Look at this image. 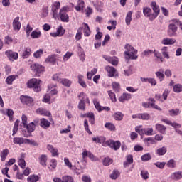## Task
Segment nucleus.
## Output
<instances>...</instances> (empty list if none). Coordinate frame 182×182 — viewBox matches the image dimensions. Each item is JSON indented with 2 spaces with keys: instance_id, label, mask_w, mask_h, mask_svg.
<instances>
[{
  "instance_id": "nucleus-34",
  "label": "nucleus",
  "mask_w": 182,
  "mask_h": 182,
  "mask_svg": "<svg viewBox=\"0 0 182 182\" xmlns=\"http://www.w3.org/2000/svg\"><path fill=\"white\" fill-rule=\"evenodd\" d=\"M9 154V150L8 149H4L0 154L1 161H5Z\"/></svg>"
},
{
  "instance_id": "nucleus-13",
  "label": "nucleus",
  "mask_w": 182,
  "mask_h": 182,
  "mask_svg": "<svg viewBox=\"0 0 182 182\" xmlns=\"http://www.w3.org/2000/svg\"><path fill=\"white\" fill-rule=\"evenodd\" d=\"M92 141L94 142V143H96V144H102V146L104 147H106V137L105 136H97L95 137H92Z\"/></svg>"
},
{
  "instance_id": "nucleus-39",
  "label": "nucleus",
  "mask_w": 182,
  "mask_h": 182,
  "mask_svg": "<svg viewBox=\"0 0 182 182\" xmlns=\"http://www.w3.org/2000/svg\"><path fill=\"white\" fill-rule=\"evenodd\" d=\"M161 50L164 58H165L166 59H170V55H168V47H163Z\"/></svg>"
},
{
  "instance_id": "nucleus-22",
  "label": "nucleus",
  "mask_w": 182,
  "mask_h": 182,
  "mask_svg": "<svg viewBox=\"0 0 182 182\" xmlns=\"http://www.w3.org/2000/svg\"><path fill=\"white\" fill-rule=\"evenodd\" d=\"M48 150L51 153L53 157H58L59 156V152L58 151V149L53 147L52 145L48 144L47 146Z\"/></svg>"
},
{
  "instance_id": "nucleus-25",
  "label": "nucleus",
  "mask_w": 182,
  "mask_h": 182,
  "mask_svg": "<svg viewBox=\"0 0 182 182\" xmlns=\"http://www.w3.org/2000/svg\"><path fill=\"white\" fill-rule=\"evenodd\" d=\"M26 139H24L23 137H14L13 139V143L14 144H26Z\"/></svg>"
},
{
  "instance_id": "nucleus-42",
  "label": "nucleus",
  "mask_w": 182,
  "mask_h": 182,
  "mask_svg": "<svg viewBox=\"0 0 182 182\" xmlns=\"http://www.w3.org/2000/svg\"><path fill=\"white\" fill-rule=\"evenodd\" d=\"M169 112V116H171L172 117L174 116H178L180 113H181V111H180V109L176 108V109H173L168 111Z\"/></svg>"
},
{
  "instance_id": "nucleus-50",
  "label": "nucleus",
  "mask_w": 182,
  "mask_h": 182,
  "mask_svg": "<svg viewBox=\"0 0 182 182\" xmlns=\"http://www.w3.org/2000/svg\"><path fill=\"white\" fill-rule=\"evenodd\" d=\"M112 86L114 92H120V84L119 82H113L112 83Z\"/></svg>"
},
{
  "instance_id": "nucleus-49",
  "label": "nucleus",
  "mask_w": 182,
  "mask_h": 182,
  "mask_svg": "<svg viewBox=\"0 0 182 182\" xmlns=\"http://www.w3.org/2000/svg\"><path fill=\"white\" fill-rule=\"evenodd\" d=\"M41 35H42L41 31H33L31 32V36L33 39H38Z\"/></svg>"
},
{
  "instance_id": "nucleus-64",
  "label": "nucleus",
  "mask_w": 182,
  "mask_h": 182,
  "mask_svg": "<svg viewBox=\"0 0 182 182\" xmlns=\"http://www.w3.org/2000/svg\"><path fill=\"white\" fill-rule=\"evenodd\" d=\"M63 182H75L73 178L70 176H63Z\"/></svg>"
},
{
  "instance_id": "nucleus-38",
  "label": "nucleus",
  "mask_w": 182,
  "mask_h": 182,
  "mask_svg": "<svg viewBox=\"0 0 182 182\" xmlns=\"http://www.w3.org/2000/svg\"><path fill=\"white\" fill-rule=\"evenodd\" d=\"M156 129L159 133H161L162 134H164L166 133V127L164 125H161L160 124H156Z\"/></svg>"
},
{
  "instance_id": "nucleus-36",
  "label": "nucleus",
  "mask_w": 182,
  "mask_h": 182,
  "mask_svg": "<svg viewBox=\"0 0 182 182\" xmlns=\"http://www.w3.org/2000/svg\"><path fill=\"white\" fill-rule=\"evenodd\" d=\"M109 177L112 180H117L120 177V172L118 170H114Z\"/></svg>"
},
{
  "instance_id": "nucleus-6",
  "label": "nucleus",
  "mask_w": 182,
  "mask_h": 182,
  "mask_svg": "<svg viewBox=\"0 0 182 182\" xmlns=\"http://www.w3.org/2000/svg\"><path fill=\"white\" fill-rule=\"evenodd\" d=\"M60 9V2L55 1L51 5V14L53 19H59V14H58V11Z\"/></svg>"
},
{
  "instance_id": "nucleus-41",
  "label": "nucleus",
  "mask_w": 182,
  "mask_h": 182,
  "mask_svg": "<svg viewBox=\"0 0 182 182\" xmlns=\"http://www.w3.org/2000/svg\"><path fill=\"white\" fill-rule=\"evenodd\" d=\"M171 178L173 180H181V178H182V172L177 171V172L172 173Z\"/></svg>"
},
{
  "instance_id": "nucleus-48",
  "label": "nucleus",
  "mask_w": 182,
  "mask_h": 182,
  "mask_svg": "<svg viewBox=\"0 0 182 182\" xmlns=\"http://www.w3.org/2000/svg\"><path fill=\"white\" fill-rule=\"evenodd\" d=\"M132 15H133V12L129 11L126 16L125 22L127 25H130V22H132Z\"/></svg>"
},
{
  "instance_id": "nucleus-21",
  "label": "nucleus",
  "mask_w": 182,
  "mask_h": 182,
  "mask_svg": "<svg viewBox=\"0 0 182 182\" xmlns=\"http://www.w3.org/2000/svg\"><path fill=\"white\" fill-rule=\"evenodd\" d=\"M40 126L42 129H49L50 127V122L45 118L40 119Z\"/></svg>"
},
{
  "instance_id": "nucleus-56",
  "label": "nucleus",
  "mask_w": 182,
  "mask_h": 182,
  "mask_svg": "<svg viewBox=\"0 0 182 182\" xmlns=\"http://www.w3.org/2000/svg\"><path fill=\"white\" fill-rule=\"evenodd\" d=\"M26 144H31V146H38L39 144L33 139H26Z\"/></svg>"
},
{
  "instance_id": "nucleus-45",
  "label": "nucleus",
  "mask_w": 182,
  "mask_h": 182,
  "mask_svg": "<svg viewBox=\"0 0 182 182\" xmlns=\"http://www.w3.org/2000/svg\"><path fill=\"white\" fill-rule=\"evenodd\" d=\"M26 127L28 130V133H32V132L35 131V124L33 122H31L30 124H27Z\"/></svg>"
},
{
  "instance_id": "nucleus-16",
  "label": "nucleus",
  "mask_w": 182,
  "mask_h": 182,
  "mask_svg": "<svg viewBox=\"0 0 182 182\" xmlns=\"http://www.w3.org/2000/svg\"><path fill=\"white\" fill-rule=\"evenodd\" d=\"M132 99V94L124 92L119 98V102L121 103H124V102H129Z\"/></svg>"
},
{
  "instance_id": "nucleus-30",
  "label": "nucleus",
  "mask_w": 182,
  "mask_h": 182,
  "mask_svg": "<svg viewBox=\"0 0 182 182\" xmlns=\"http://www.w3.org/2000/svg\"><path fill=\"white\" fill-rule=\"evenodd\" d=\"M148 102H151L150 106L152 109H156V110L161 112V108H160L159 105H156V100H154V98H149Z\"/></svg>"
},
{
  "instance_id": "nucleus-19",
  "label": "nucleus",
  "mask_w": 182,
  "mask_h": 182,
  "mask_svg": "<svg viewBox=\"0 0 182 182\" xmlns=\"http://www.w3.org/2000/svg\"><path fill=\"white\" fill-rule=\"evenodd\" d=\"M86 6V4H85V1L83 0H78L77 1V4L75 6V11L77 12H83L85 11V7Z\"/></svg>"
},
{
  "instance_id": "nucleus-31",
  "label": "nucleus",
  "mask_w": 182,
  "mask_h": 182,
  "mask_svg": "<svg viewBox=\"0 0 182 182\" xmlns=\"http://www.w3.org/2000/svg\"><path fill=\"white\" fill-rule=\"evenodd\" d=\"M141 82H145L146 83H150L151 86H156L157 85V81L154 78H141Z\"/></svg>"
},
{
  "instance_id": "nucleus-27",
  "label": "nucleus",
  "mask_w": 182,
  "mask_h": 182,
  "mask_svg": "<svg viewBox=\"0 0 182 182\" xmlns=\"http://www.w3.org/2000/svg\"><path fill=\"white\" fill-rule=\"evenodd\" d=\"M39 163L43 167H46V161H48V156L45 154H42L38 158Z\"/></svg>"
},
{
  "instance_id": "nucleus-47",
  "label": "nucleus",
  "mask_w": 182,
  "mask_h": 182,
  "mask_svg": "<svg viewBox=\"0 0 182 182\" xmlns=\"http://www.w3.org/2000/svg\"><path fill=\"white\" fill-rule=\"evenodd\" d=\"M93 104L95 105V109L98 112H102V106L100 105V103L97 101V99L95 98L93 100Z\"/></svg>"
},
{
  "instance_id": "nucleus-62",
  "label": "nucleus",
  "mask_w": 182,
  "mask_h": 182,
  "mask_svg": "<svg viewBox=\"0 0 182 182\" xmlns=\"http://www.w3.org/2000/svg\"><path fill=\"white\" fill-rule=\"evenodd\" d=\"M142 161H149V160H151V156L150 154H145L141 157Z\"/></svg>"
},
{
  "instance_id": "nucleus-40",
  "label": "nucleus",
  "mask_w": 182,
  "mask_h": 182,
  "mask_svg": "<svg viewBox=\"0 0 182 182\" xmlns=\"http://www.w3.org/2000/svg\"><path fill=\"white\" fill-rule=\"evenodd\" d=\"M123 117H124V114L121 112H117L114 114V120L122 121L123 120Z\"/></svg>"
},
{
  "instance_id": "nucleus-59",
  "label": "nucleus",
  "mask_w": 182,
  "mask_h": 182,
  "mask_svg": "<svg viewBox=\"0 0 182 182\" xmlns=\"http://www.w3.org/2000/svg\"><path fill=\"white\" fill-rule=\"evenodd\" d=\"M154 165L156 166L158 168H160L161 170H163L166 166V162H156L154 163Z\"/></svg>"
},
{
  "instance_id": "nucleus-33",
  "label": "nucleus",
  "mask_w": 182,
  "mask_h": 182,
  "mask_svg": "<svg viewBox=\"0 0 182 182\" xmlns=\"http://www.w3.org/2000/svg\"><path fill=\"white\" fill-rule=\"evenodd\" d=\"M166 166L168 167V168H176V167H177V161L174 159H170L166 163Z\"/></svg>"
},
{
  "instance_id": "nucleus-32",
  "label": "nucleus",
  "mask_w": 182,
  "mask_h": 182,
  "mask_svg": "<svg viewBox=\"0 0 182 182\" xmlns=\"http://www.w3.org/2000/svg\"><path fill=\"white\" fill-rule=\"evenodd\" d=\"M127 161L124 162V167H129L133 163V155H127L126 156Z\"/></svg>"
},
{
  "instance_id": "nucleus-55",
  "label": "nucleus",
  "mask_w": 182,
  "mask_h": 182,
  "mask_svg": "<svg viewBox=\"0 0 182 182\" xmlns=\"http://www.w3.org/2000/svg\"><path fill=\"white\" fill-rule=\"evenodd\" d=\"M53 80H55V82H58V83H61L63 80L62 76L59 73L55 74L53 76Z\"/></svg>"
},
{
  "instance_id": "nucleus-9",
  "label": "nucleus",
  "mask_w": 182,
  "mask_h": 182,
  "mask_svg": "<svg viewBox=\"0 0 182 182\" xmlns=\"http://www.w3.org/2000/svg\"><path fill=\"white\" fill-rule=\"evenodd\" d=\"M5 55L7 56L8 59L11 60V62H14V60H18V58H19L18 53L12 51V50H8L5 51Z\"/></svg>"
},
{
  "instance_id": "nucleus-54",
  "label": "nucleus",
  "mask_w": 182,
  "mask_h": 182,
  "mask_svg": "<svg viewBox=\"0 0 182 182\" xmlns=\"http://www.w3.org/2000/svg\"><path fill=\"white\" fill-rule=\"evenodd\" d=\"M173 92L175 93H180L182 92V85L181 84H176L173 86Z\"/></svg>"
},
{
  "instance_id": "nucleus-23",
  "label": "nucleus",
  "mask_w": 182,
  "mask_h": 182,
  "mask_svg": "<svg viewBox=\"0 0 182 182\" xmlns=\"http://www.w3.org/2000/svg\"><path fill=\"white\" fill-rule=\"evenodd\" d=\"M21 22L19 21V16L16 17L13 21V28L14 31H20L21 30Z\"/></svg>"
},
{
  "instance_id": "nucleus-26",
  "label": "nucleus",
  "mask_w": 182,
  "mask_h": 182,
  "mask_svg": "<svg viewBox=\"0 0 182 182\" xmlns=\"http://www.w3.org/2000/svg\"><path fill=\"white\" fill-rule=\"evenodd\" d=\"M83 33L84 36L89 37L90 36V33H92V31H90V28L89 27V24L86 23H83Z\"/></svg>"
},
{
  "instance_id": "nucleus-1",
  "label": "nucleus",
  "mask_w": 182,
  "mask_h": 182,
  "mask_svg": "<svg viewBox=\"0 0 182 182\" xmlns=\"http://www.w3.org/2000/svg\"><path fill=\"white\" fill-rule=\"evenodd\" d=\"M178 23H180V20L177 18H173L169 21L167 33L170 38L177 36V31H178Z\"/></svg>"
},
{
  "instance_id": "nucleus-24",
  "label": "nucleus",
  "mask_w": 182,
  "mask_h": 182,
  "mask_svg": "<svg viewBox=\"0 0 182 182\" xmlns=\"http://www.w3.org/2000/svg\"><path fill=\"white\" fill-rule=\"evenodd\" d=\"M30 55H32V50H31V48L29 47L24 48V50H23V53L21 55L23 59H28Z\"/></svg>"
},
{
  "instance_id": "nucleus-51",
  "label": "nucleus",
  "mask_w": 182,
  "mask_h": 182,
  "mask_svg": "<svg viewBox=\"0 0 182 182\" xmlns=\"http://www.w3.org/2000/svg\"><path fill=\"white\" fill-rule=\"evenodd\" d=\"M15 79H16V76H15V75H9L6 79V83L7 85H12V82H14V80H15Z\"/></svg>"
},
{
  "instance_id": "nucleus-28",
  "label": "nucleus",
  "mask_w": 182,
  "mask_h": 182,
  "mask_svg": "<svg viewBox=\"0 0 182 182\" xmlns=\"http://www.w3.org/2000/svg\"><path fill=\"white\" fill-rule=\"evenodd\" d=\"M161 43L162 45H174V43H176V39L174 38H164L161 41Z\"/></svg>"
},
{
  "instance_id": "nucleus-60",
  "label": "nucleus",
  "mask_w": 182,
  "mask_h": 182,
  "mask_svg": "<svg viewBox=\"0 0 182 182\" xmlns=\"http://www.w3.org/2000/svg\"><path fill=\"white\" fill-rule=\"evenodd\" d=\"M156 77H158V79H159L160 82H163V80H164V77L165 75L163 73L158 71L155 73Z\"/></svg>"
},
{
  "instance_id": "nucleus-17",
  "label": "nucleus",
  "mask_w": 182,
  "mask_h": 182,
  "mask_svg": "<svg viewBox=\"0 0 182 182\" xmlns=\"http://www.w3.org/2000/svg\"><path fill=\"white\" fill-rule=\"evenodd\" d=\"M78 97L80 99V102H85L88 106H90V100H89V97L84 92H81L78 95Z\"/></svg>"
},
{
  "instance_id": "nucleus-35",
  "label": "nucleus",
  "mask_w": 182,
  "mask_h": 182,
  "mask_svg": "<svg viewBox=\"0 0 182 182\" xmlns=\"http://www.w3.org/2000/svg\"><path fill=\"white\" fill-rule=\"evenodd\" d=\"M102 164L103 166H110V164H113V159L107 156L105 158H104V159L102 160Z\"/></svg>"
},
{
  "instance_id": "nucleus-52",
  "label": "nucleus",
  "mask_w": 182,
  "mask_h": 182,
  "mask_svg": "<svg viewBox=\"0 0 182 182\" xmlns=\"http://www.w3.org/2000/svg\"><path fill=\"white\" fill-rule=\"evenodd\" d=\"M46 62L50 63H55L56 62V55H49L46 59Z\"/></svg>"
},
{
  "instance_id": "nucleus-12",
  "label": "nucleus",
  "mask_w": 182,
  "mask_h": 182,
  "mask_svg": "<svg viewBox=\"0 0 182 182\" xmlns=\"http://www.w3.org/2000/svg\"><path fill=\"white\" fill-rule=\"evenodd\" d=\"M31 69L36 73V76H39V74L45 70V68L39 64H32L31 65Z\"/></svg>"
},
{
  "instance_id": "nucleus-15",
  "label": "nucleus",
  "mask_w": 182,
  "mask_h": 182,
  "mask_svg": "<svg viewBox=\"0 0 182 182\" xmlns=\"http://www.w3.org/2000/svg\"><path fill=\"white\" fill-rule=\"evenodd\" d=\"M36 112L37 113V114H40L41 116L52 117V114L50 113V112H49L45 108H38L36 109Z\"/></svg>"
},
{
  "instance_id": "nucleus-5",
  "label": "nucleus",
  "mask_w": 182,
  "mask_h": 182,
  "mask_svg": "<svg viewBox=\"0 0 182 182\" xmlns=\"http://www.w3.org/2000/svg\"><path fill=\"white\" fill-rule=\"evenodd\" d=\"M143 126H137L135 127V132L139 133L140 136L145 134L146 136H153V128H141Z\"/></svg>"
},
{
  "instance_id": "nucleus-18",
  "label": "nucleus",
  "mask_w": 182,
  "mask_h": 182,
  "mask_svg": "<svg viewBox=\"0 0 182 182\" xmlns=\"http://www.w3.org/2000/svg\"><path fill=\"white\" fill-rule=\"evenodd\" d=\"M104 59L109 62V63H111L114 66H117L119 65V60H117V58L116 57H109L107 55H103Z\"/></svg>"
},
{
  "instance_id": "nucleus-44",
  "label": "nucleus",
  "mask_w": 182,
  "mask_h": 182,
  "mask_svg": "<svg viewBox=\"0 0 182 182\" xmlns=\"http://www.w3.org/2000/svg\"><path fill=\"white\" fill-rule=\"evenodd\" d=\"M82 32H83V27H80L77 29V32L75 35V40L76 41H80V39H82Z\"/></svg>"
},
{
  "instance_id": "nucleus-7",
  "label": "nucleus",
  "mask_w": 182,
  "mask_h": 182,
  "mask_svg": "<svg viewBox=\"0 0 182 182\" xmlns=\"http://www.w3.org/2000/svg\"><path fill=\"white\" fill-rule=\"evenodd\" d=\"M110 147V149H112V150H114L115 151L119 150L120 149V146H122V143L120 141H114L113 139H109L106 141L105 147Z\"/></svg>"
},
{
  "instance_id": "nucleus-10",
  "label": "nucleus",
  "mask_w": 182,
  "mask_h": 182,
  "mask_svg": "<svg viewBox=\"0 0 182 182\" xmlns=\"http://www.w3.org/2000/svg\"><path fill=\"white\" fill-rule=\"evenodd\" d=\"M143 14L146 18H149V21H154V19H156V16H154V14L150 8L144 7Z\"/></svg>"
},
{
  "instance_id": "nucleus-3",
  "label": "nucleus",
  "mask_w": 182,
  "mask_h": 182,
  "mask_svg": "<svg viewBox=\"0 0 182 182\" xmlns=\"http://www.w3.org/2000/svg\"><path fill=\"white\" fill-rule=\"evenodd\" d=\"M68 12H69V6H64L60 9L58 18H60L61 22H69Z\"/></svg>"
},
{
  "instance_id": "nucleus-2",
  "label": "nucleus",
  "mask_w": 182,
  "mask_h": 182,
  "mask_svg": "<svg viewBox=\"0 0 182 182\" xmlns=\"http://www.w3.org/2000/svg\"><path fill=\"white\" fill-rule=\"evenodd\" d=\"M124 49L127 50L124 52V55L128 56V59H132V60H136V59H138L137 50L134 49V47H132L130 44H126Z\"/></svg>"
},
{
  "instance_id": "nucleus-11",
  "label": "nucleus",
  "mask_w": 182,
  "mask_h": 182,
  "mask_svg": "<svg viewBox=\"0 0 182 182\" xmlns=\"http://www.w3.org/2000/svg\"><path fill=\"white\" fill-rule=\"evenodd\" d=\"M20 100L23 105H26L27 106L33 105V98L28 96V95H21L20 97Z\"/></svg>"
},
{
  "instance_id": "nucleus-46",
  "label": "nucleus",
  "mask_w": 182,
  "mask_h": 182,
  "mask_svg": "<svg viewBox=\"0 0 182 182\" xmlns=\"http://www.w3.org/2000/svg\"><path fill=\"white\" fill-rule=\"evenodd\" d=\"M60 83H62L63 86H65V87H70V86H72V81L69 79H63Z\"/></svg>"
},
{
  "instance_id": "nucleus-4",
  "label": "nucleus",
  "mask_w": 182,
  "mask_h": 182,
  "mask_svg": "<svg viewBox=\"0 0 182 182\" xmlns=\"http://www.w3.org/2000/svg\"><path fill=\"white\" fill-rule=\"evenodd\" d=\"M27 86L30 89H33L34 92H41V80L36 78H32L27 82Z\"/></svg>"
},
{
  "instance_id": "nucleus-63",
  "label": "nucleus",
  "mask_w": 182,
  "mask_h": 182,
  "mask_svg": "<svg viewBox=\"0 0 182 182\" xmlns=\"http://www.w3.org/2000/svg\"><path fill=\"white\" fill-rule=\"evenodd\" d=\"M141 120H150V114L148 113H141Z\"/></svg>"
},
{
  "instance_id": "nucleus-57",
  "label": "nucleus",
  "mask_w": 182,
  "mask_h": 182,
  "mask_svg": "<svg viewBox=\"0 0 182 182\" xmlns=\"http://www.w3.org/2000/svg\"><path fill=\"white\" fill-rule=\"evenodd\" d=\"M18 164L19 167H21V168L23 169L26 166V162L25 161V159L23 158H21L18 161Z\"/></svg>"
},
{
  "instance_id": "nucleus-8",
  "label": "nucleus",
  "mask_w": 182,
  "mask_h": 182,
  "mask_svg": "<svg viewBox=\"0 0 182 182\" xmlns=\"http://www.w3.org/2000/svg\"><path fill=\"white\" fill-rule=\"evenodd\" d=\"M105 70L107 73L108 77H117L119 76V71L114 67L107 65L105 67Z\"/></svg>"
},
{
  "instance_id": "nucleus-29",
  "label": "nucleus",
  "mask_w": 182,
  "mask_h": 182,
  "mask_svg": "<svg viewBox=\"0 0 182 182\" xmlns=\"http://www.w3.org/2000/svg\"><path fill=\"white\" fill-rule=\"evenodd\" d=\"M156 154L157 156H164L167 153V147L163 146L161 148H159L155 151Z\"/></svg>"
},
{
  "instance_id": "nucleus-14",
  "label": "nucleus",
  "mask_w": 182,
  "mask_h": 182,
  "mask_svg": "<svg viewBox=\"0 0 182 182\" xmlns=\"http://www.w3.org/2000/svg\"><path fill=\"white\" fill-rule=\"evenodd\" d=\"M86 157H89V159H91L92 161H99V158L96 157V156H94V154H92L90 151L85 150L82 152V159H86Z\"/></svg>"
},
{
  "instance_id": "nucleus-37",
  "label": "nucleus",
  "mask_w": 182,
  "mask_h": 182,
  "mask_svg": "<svg viewBox=\"0 0 182 182\" xmlns=\"http://www.w3.org/2000/svg\"><path fill=\"white\" fill-rule=\"evenodd\" d=\"M39 181V176L38 175H30L27 178V182H38Z\"/></svg>"
},
{
  "instance_id": "nucleus-58",
  "label": "nucleus",
  "mask_w": 182,
  "mask_h": 182,
  "mask_svg": "<svg viewBox=\"0 0 182 182\" xmlns=\"http://www.w3.org/2000/svg\"><path fill=\"white\" fill-rule=\"evenodd\" d=\"M108 95L113 103H116V102H117V100L116 99V94L112 91H108Z\"/></svg>"
},
{
  "instance_id": "nucleus-43",
  "label": "nucleus",
  "mask_w": 182,
  "mask_h": 182,
  "mask_svg": "<svg viewBox=\"0 0 182 182\" xmlns=\"http://www.w3.org/2000/svg\"><path fill=\"white\" fill-rule=\"evenodd\" d=\"M105 128L107 129L108 130H110L111 132H114L116 130V126H114L111 122H107L105 124Z\"/></svg>"
},
{
  "instance_id": "nucleus-53",
  "label": "nucleus",
  "mask_w": 182,
  "mask_h": 182,
  "mask_svg": "<svg viewBox=\"0 0 182 182\" xmlns=\"http://www.w3.org/2000/svg\"><path fill=\"white\" fill-rule=\"evenodd\" d=\"M43 55V50L39 49L33 53V57L36 58V59H39V58H41V56H42Z\"/></svg>"
},
{
  "instance_id": "nucleus-61",
  "label": "nucleus",
  "mask_w": 182,
  "mask_h": 182,
  "mask_svg": "<svg viewBox=\"0 0 182 182\" xmlns=\"http://www.w3.org/2000/svg\"><path fill=\"white\" fill-rule=\"evenodd\" d=\"M149 176V171H144V170L141 171V176L144 180H148Z\"/></svg>"
},
{
  "instance_id": "nucleus-20",
  "label": "nucleus",
  "mask_w": 182,
  "mask_h": 182,
  "mask_svg": "<svg viewBox=\"0 0 182 182\" xmlns=\"http://www.w3.org/2000/svg\"><path fill=\"white\" fill-rule=\"evenodd\" d=\"M151 8L154 12V15L156 18H157V16H159V14H160V6H159L157 5V3H156L155 1H152L151 2Z\"/></svg>"
}]
</instances>
